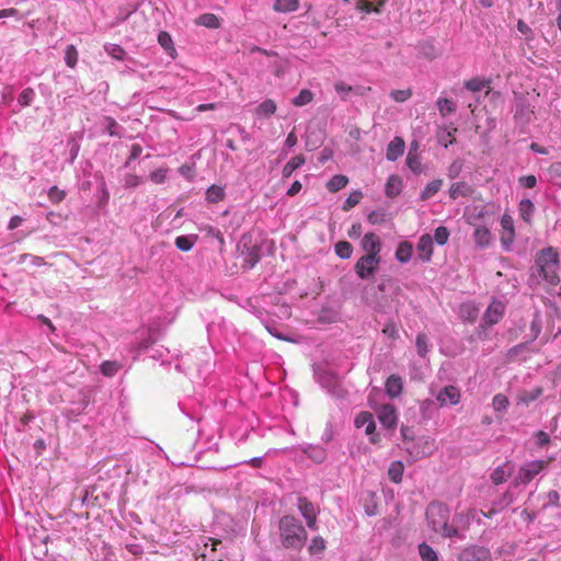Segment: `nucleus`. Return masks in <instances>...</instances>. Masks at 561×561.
Instances as JSON below:
<instances>
[{"instance_id":"1","label":"nucleus","mask_w":561,"mask_h":561,"mask_svg":"<svg viewBox=\"0 0 561 561\" xmlns=\"http://www.w3.org/2000/svg\"><path fill=\"white\" fill-rule=\"evenodd\" d=\"M449 508L440 502H432L426 508V522L428 527L444 538L458 537V529L449 524Z\"/></svg>"},{"instance_id":"2","label":"nucleus","mask_w":561,"mask_h":561,"mask_svg":"<svg viewBox=\"0 0 561 561\" xmlns=\"http://www.w3.org/2000/svg\"><path fill=\"white\" fill-rule=\"evenodd\" d=\"M280 542L284 548L300 550L307 540V531L302 524L294 516L286 515L278 524Z\"/></svg>"},{"instance_id":"3","label":"nucleus","mask_w":561,"mask_h":561,"mask_svg":"<svg viewBox=\"0 0 561 561\" xmlns=\"http://www.w3.org/2000/svg\"><path fill=\"white\" fill-rule=\"evenodd\" d=\"M536 265L547 283L552 286L561 283V264L559 262V253L554 248L548 247L542 249L537 255Z\"/></svg>"},{"instance_id":"4","label":"nucleus","mask_w":561,"mask_h":561,"mask_svg":"<svg viewBox=\"0 0 561 561\" xmlns=\"http://www.w3.org/2000/svg\"><path fill=\"white\" fill-rule=\"evenodd\" d=\"M548 462L545 460L530 461L519 468L513 480V485L528 484L537 474H539Z\"/></svg>"},{"instance_id":"5","label":"nucleus","mask_w":561,"mask_h":561,"mask_svg":"<svg viewBox=\"0 0 561 561\" xmlns=\"http://www.w3.org/2000/svg\"><path fill=\"white\" fill-rule=\"evenodd\" d=\"M381 256L362 255L354 265V271L360 279L374 276L378 271Z\"/></svg>"},{"instance_id":"6","label":"nucleus","mask_w":561,"mask_h":561,"mask_svg":"<svg viewBox=\"0 0 561 561\" xmlns=\"http://www.w3.org/2000/svg\"><path fill=\"white\" fill-rule=\"evenodd\" d=\"M505 306L499 300H493L483 314L482 327H491L501 321L504 316Z\"/></svg>"},{"instance_id":"7","label":"nucleus","mask_w":561,"mask_h":561,"mask_svg":"<svg viewBox=\"0 0 561 561\" xmlns=\"http://www.w3.org/2000/svg\"><path fill=\"white\" fill-rule=\"evenodd\" d=\"M501 243L505 249H510L515 240L514 220L511 215L504 214L501 218Z\"/></svg>"},{"instance_id":"8","label":"nucleus","mask_w":561,"mask_h":561,"mask_svg":"<svg viewBox=\"0 0 561 561\" xmlns=\"http://www.w3.org/2000/svg\"><path fill=\"white\" fill-rule=\"evenodd\" d=\"M461 393L459 388L455 386H445L436 396L440 407L456 405L460 402Z\"/></svg>"},{"instance_id":"9","label":"nucleus","mask_w":561,"mask_h":561,"mask_svg":"<svg viewBox=\"0 0 561 561\" xmlns=\"http://www.w3.org/2000/svg\"><path fill=\"white\" fill-rule=\"evenodd\" d=\"M298 510L306 519V524L310 529H316L317 511L314 505L305 496L298 499Z\"/></svg>"},{"instance_id":"10","label":"nucleus","mask_w":561,"mask_h":561,"mask_svg":"<svg viewBox=\"0 0 561 561\" xmlns=\"http://www.w3.org/2000/svg\"><path fill=\"white\" fill-rule=\"evenodd\" d=\"M360 247L365 251L364 255L381 256V241L375 232L365 233Z\"/></svg>"},{"instance_id":"11","label":"nucleus","mask_w":561,"mask_h":561,"mask_svg":"<svg viewBox=\"0 0 561 561\" xmlns=\"http://www.w3.org/2000/svg\"><path fill=\"white\" fill-rule=\"evenodd\" d=\"M379 422L387 428H394L397 425L398 416L394 407L383 404L377 411Z\"/></svg>"},{"instance_id":"12","label":"nucleus","mask_w":561,"mask_h":561,"mask_svg":"<svg viewBox=\"0 0 561 561\" xmlns=\"http://www.w3.org/2000/svg\"><path fill=\"white\" fill-rule=\"evenodd\" d=\"M417 256L422 262H430L433 255V239L425 233L420 237L416 244Z\"/></svg>"},{"instance_id":"13","label":"nucleus","mask_w":561,"mask_h":561,"mask_svg":"<svg viewBox=\"0 0 561 561\" xmlns=\"http://www.w3.org/2000/svg\"><path fill=\"white\" fill-rule=\"evenodd\" d=\"M513 469L508 462L497 466L490 474V480L494 485H500L507 481L512 476Z\"/></svg>"},{"instance_id":"14","label":"nucleus","mask_w":561,"mask_h":561,"mask_svg":"<svg viewBox=\"0 0 561 561\" xmlns=\"http://www.w3.org/2000/svg\"><path fill=\"white\" fill-rule=\"evenodd\" d=\"M405 144L401 137H394L387 147L386 158L389 161H396L404 152Z\"/></svg>"},{"instance_id":"15","label":"nucleus","mask_w":561,"mask_h":561,"mask_svg":"<svg viewBox=\"0 0 561 561\" xmlns=\"http://www.w3.org/2000/svg\"><path fill=\"white\" fill-rule=\"evenodd\" d=\"M473 188L465 181L453 183L449 187V197L457 199L459 197H467L472 195Z\"/></svg>"},{"instance_id":"16","label":"nucleus","mask_w":561,"mask_h":561,"mask_svg":"<svg viewBox=\"0 0 561 561\" xmlns=\"http://www.w3.org/2000/svg\"><path fill=\"white\" fill-rule=\"evenodd\" d=\"M385 389L389 397H399L403 390L402 378L398 375H391L386 381Z\"/></svg>"},{"instance_id":"17","label":"nucleus","mask_w":561,"mask_h":561,"mask_svg":"<svg viewBox=\"0 0 561 561\" xmlns=\"http://www.w3.org/2000/svg\"><path fill=\"white\" fill-rule=\"evenodd\" d=\"M543 390L541 387H536L533 390H519L516 396L517 404L528 405L533 401L537 400Z\"/></svg>"},{"instance_id":"18","label":"nucleus","mask_w":561,"mask_h":561,"mask_svg":"<svg viewBox=\"0 0 561 561\" xmlns=\"http://www.w3.org/2000/svg\"><path fill=\"white\" fill-rule=\"evenodd\" d=\"M473 240L478 247L485 248L492 241L491 231L485 226H477L473 232Z\"/></svg>"},{"instance_id":"19","label":"nucleus","mask_w":561,"mask_h":561,"mask_svg":"<svg viewBox=\"0 0 561 561\" xmlns=\"http://www.w3.org/2000/svg\"><path fill=\"white\" fill-rule=\"evenodd\" d=\"M413 254V244L410 241H402L398 244L394 256L400 263H408Z\"/></svg>"},{"instance_id":"20","label":"nucleus","mask_w":561,"mask_h":561,"mask_svg":"<svg viewBox=\"0 0 561 561\" xmlns=\"http://www.w3.org/2000/svg\"><path fill=\"white\" fill-rule=\"evenodd\" d=\"M277 110L276 102L272 99L264 100L255 108V115L259 118H268L275 114Z\"/></svg>"},{"instance_id":"21","label":"nucleus","mask_w":561,"mask_h":561,"mask_svg":"<svg viewBox=\"0 0 561 561\" xmlns=\"http://www.w3.org/2000/svg\"><path fill=\"white\" fill-rule=\"evenodd\" d=\"M402 190V180L399 175H390L386 183L385 193L388 197H397Z\"/></svg>"},{"instance_id":"22","label":"nucleus","mask_w":561,"mask_h":561,"mask_svg":"<svg viewBox=\"0 0 561 561\" xmlns=\"http://www.w3.org/2000/svg\"><path fill=\"white\" fill-rule=\"evenodd\" d=\"M299 0H275L273 9L279 13H289L299 9Z\"/></svg>"},{"instance_id":"23","label":"nucleus","mask_w":561,"mask_h":561,"mask_svg":"<svg viewBox=\"0 0 561 561\" xmlns=\"http://www.w3.org/2000/svg\"><path fill=\"white\" fill-rule=\"evenodd\" d=\"M485 550L477 547L471 546L466 549H463L460 553V560L461 561H479L481 558L485 556Z\"/></svg>"},{"instance_id":"24","label":"nucleus","mask_w":561,"mask_h":561,"mask_svg":"<svg viewBox=\"0 0 561 561\" xmlns=\"http://www.w3.org/2000/svg\"><path fill=\"white\" fill-rule=\"evenodd\" d=\"M158 43L161 45V47L167 51V54L170 57H172V58L176 57V49L174 47L172 37L168 32L162 31L159 33Z\"/></svg>"},{"instance_id":"25","label":"nucleus","mask_w":561,"mask_h":561,"mask_svg":"<svg viewBox=\"0 0 561 561\" xmlns=\"http://www.w3.org/2000/svg\"><path fill=\"white\" fill-rule=\"evenodd\" d=\"M197 240L198 237L196 234L179 236L175 238L174 244L180 251L188 252Z\"/></svg>"},{"instance_id":"26","label":"nucleus","mask_w":561,"mask_h":561,"mask_svg":"<svg viewBox=\"0 0 561 561\" xmlns=\"http://www.w3.org/2000/svg\"><path fill=\"white\" fill-rule=\"evenodd\" d=\"M407 164L413 172H421V160L417 153V144H412L407 156Z\"/></svg>"},{"instance_id":"27","label":"nucleus","mask_w":561,"mask_h":561,"mask_svg":"<svg viewBox=\"0 0 561 561\" xmlns=\"http://www.w3.org/2000/svg\"><path fill=\"white\" fill-rule=\"evenodd\" d=\"M348 183V178L346 175L336 174L333 175L328 182H327V188L331 193H336L340 190L344 188Z\"/></svg>"},{"instance_id":"28","label":"nucleus","mask_w":561,"mask_h":561,"mask_svg":"<svg viewBox=\"0 0 561 561\" xmlns=\"http://www.w3.org/2000/svg\"><path fill=\"white\" fill-rule=\"evenodd\" d=\"M306 162V159L302 154H297L293 157L283 168V176L289 178L294 171L300 168Z\"/></svg>"},{"instance_id":"29","label":"nucleus","mask_w":561,"mask_h":561,"mask_svg":"<svg viewBox=\"0 0 561 561\" xmlns=\"http://www.w3.org/2000/svg\"><path fill=\"white\" fill-rule=\"evenodd\" d=\"M196 23L198 25H202V26H205L208 28H214V30L220 27V20L214 13H204V14L199 15L196 19Z\"/></svg>"},{"instance_id":"30","label":"nucleus","mask_w":561,"mask_h":561,"mask_svg":"<svg viewBox=\"0 0 561 561\" xmlns=\"http://www.w3.org/2000/svg\"><path fill=\"white\" fill-rule=\"evenodd\" d=\"M519 215L526 222H530L535 213V205L530 199H523L518 206Z\"/></svg>"},{"instance_id":"31","label":"nucleus","mask_w":561,"mask_h":561,"mask_svg":"<svg viewBox=\"0 0 561 561\" xmlns=\"http://www.w3.org/2000/svg\"><path fill=\"white\" fill-rule=\"evenodd\" d=\"M403 471L404 466L401 461H392L388 469V477L393 483H400L402 481Z\"/></svg>"},{"instance_id":"32","label":"nucleus","mask_w":561,"mask_h":561,"mask_svg":"<svg viewBox=\"0 0 561 561\" xmlns=\"http://www.w3.org/2000/svg\"><path fill=\"white\" fill-rule=\"evenodd\" d=\"M442 185H443V180H440V179L434 180V181L427 183L421 193V196H420L421 199L427 201L431 197H433L442 188Z\"/></svg>"},{"instance_id":"33","label":"nucleus","mask_w":561,"mask_h":561,"mask_svg":"<svg viewBox=\"0 0 561 561\" xmlns=\"http://www.w3.org/2000/svg\"><path fill=\"white\" fill-rule=\"evenodd\" d=\"M260 259V249L253 247L249 249L247 253H244L243 266L249 270L253 268L259 263Z\"/></svg>"},{"instance_id":"34","label":"nucleus","mask_w":561,"mask_h":561,"mask_svg":"<svg viewBox=\"0 0 561 561\" xmlns=\"http://www.w3.org/2000/svg\"><path fill=\"white\" fill-rule=\"evenodd\" d=\"M334 251L339 257L347 260L352 256L353 247L348 241H339L334 245Z\"/></svg>"},{"instance_id":"35","label":"nucleus","mask_w":561,"mask_h":561,"mask_svg":"<svg viewBox=\"0 0 561 561\" xmlns=\"http://www.w3.org/2000/svg\"><path fill=\"white\" fill-rule=\"evenodd\" d=\"M478 314L479 309L473 305L467 304L460 307V316L465 321L472 323L477 320Z\"/></svg>"},{"instance_id":"36","label":"nucleus","mask_w":561,"mask_h":561,"mask_svg":"<svg viewBox=\"0 0 561 561\" xmlns=\"http://www.w3.org/2000/svg\"><path fill=\"white\" fill-rule=\"evenodd\" d=\"M419 554L422 561H438L436 551L426 542L419 545Z\"/></svg>"},{"instance_id":"37","label":"nucleus","mask_w":561,"mask_h":561,"mask_svg":"<svg viewBox=\"0 0 561 561\" xmlns=\"http://www.w3.org/2000/svg\"><path fill=\"white\" fill-rule=\"evenodd\" d=\"M225 198V191L221 186L211 185L206 192V199L209 203L216 204Z\"/></svg>"},{"instance_id":"38","label":"nucleus","mask_w":561,"mask_h":561,"mask_svg":"<svg viewBox=\"0 0 561 561\" xmlns=\"http://www.w3.org/2000/svg\"><path fill=\"white\" fill-rule=\"evenodd\" d=\"M121 368L122 365L116 360H105L100 366L101 373L106 377L115 376Z\"/></svg>"},{"instance_id":"39","label":"nucleus","mask_w":561,"mask_h":561,"mask_svg":"<svg viewBox=\"0 0 561 561\" xmlns=\"http://www.w3.org/2000/svg\"><path fill=\"white\" fill-rule=\"evenodd\" d=\"M313 100V93L309 89H302L296 98L293 99L291 103L295 106H304L311 103Z\"/></svg>"},{"instance_id":"40","label":"nucleus","mask_w":561,"mask_h":561,"mask_svg":"<svg viewBox=\"0 0 561 561\" xmlns=\"http://www.w3.org/2000/svg\"><path fill=\"white\" fill-rule=\"evenodd\" d=\"M437 108L442 116H447L456 111V104L446 98L437 100Z\"/></svg>"},{"instance_id":"41","label":"nucleus","mask_w":561,"mask_h":561,"mask_svg":"<svg viewBox=\"0 0 561 561\" xmlns=\"http://www.w3.org/2000/svg\"><path fill=\"white\" fill-rule=\"evenodd\" d=\"M508 405V398L503 393H497L492 399V407L495 412H505Z\"/></svg>"},{"instance_id":"42","label":"nucleus","mask_w":561,"mask_h":561,"mask_svg":"<svg viewBox=\"0 0 561 561\" xmlns=\"http://www.w3.org/2000/svg\"><path fill=\"white\" fill-rule=\"evenodd\" d=\"M65 62L69 68H75L78 62V50L75 45H68L65 50Z\"/></svg>"},{"instance_id":"43","label":"nucleus","mask_w":561,"mask_h":561,"mask_svg":"<svg viewBox=\"0 0 561 561\" xmlns=\"http://www.w3.org/2000/svg\"><path fill=\"white\" fill-rule=\"evenodd\" d=\"M362 198H363V193L360 191L352 192L343 204V207H342L343 210L344 211L351 210L353 207H355L357 204H359Z\"/></svg>"},{"instance_id":"44","label":"nucleus","mask_w":561,"mask_h":561,"mask_svg":"<svg viewBox=\"0 0 561 561\" xmlns=\"http://www.w3.org/2000/svg\"><path fill=\"white\" fill-rule=\"evenodd\" d=\"M104 49L111 57H113L117 60H123L125 58V55H126L125 50L123 49L122 46H119L117 44H113V43L106 44L104 46Z\"/></svg>"},{"instance_id":"45","label":"nucleus","mask_w":561,"mask_h":561,"mask_svg":"<svg viewBox=\"0 0 561 561\" xmlns=\"http://www.w3.org/2000/svg\"><path fill=\"white\" fill-rule=\"evenodd\" d=\"M548 174H549L550 181L553 184L561 186V162L552 163L548 169Z\"/></svg>"},{"instance_id":"46","label":"nucleus","mask_w":561,"mask_h":561,"mask_svg":"<svg viewBox=\"0 0 561 561\" xmlns=\"http://www.w3.org/2000/svg\"><path fill=\"white\" fill-rule=\"evenodd\" d=\"M417 354L421 357H425L428 352V340L426 334L419 333L415 341Z\"/></svg>"},{"instance_id":"47","label":"nucleus","mask_w":561,"mask_h":561,"mask_svg":"<svg viewBox=\"0 0 561 561\" xmlns=\"http://www.w3.org/2000/svg\"><path fill=\"white\" fill-rule=\"evenodd\" d=\"M325 547H327V545H325L324 539L320 536H317V537L312 538L308 550L311 554H317V553L324 551Z\"/></svg>"},{"instance_id":"48","label":"nucleus","mask_w":561,"mask_h":561,"mask_svg":"<svg viewBox=\"0 0 561 561\" xmlns=\"http://www.w3.org/2000/svg\"><path fill=\"white\" fill-rule=\"evenodd\" d=\"M66 197V192L57 186H51L48 191V198L53 204L61 203Z\"/></svg>"},{"instance_id":"49","label":"nucleus","mask_w":561,"mask_h":561,"mask_svg":"<svg viewBox=\"0 0 561 561\" xmlns=\"http://www.w3.org/2000/svg\"><path fill=\"white\" fill-rule=\"evenodd\" d=\"M390 96L393 101L402 103V102L408 101L412 96V91L410 89L392 90L390 92Z\"/></svg>"},{"instance_id":"50","label":"nucleus","mask_w":561,"mask_h":561,"mask_svg":"<svg viewBox=\"0 0 561 561\" xmlns=\"http://www.w3.org/2000/svg\"><path fill=\"white\" fill-rule=\"evenodd\" d=\"M449 238V231L446 227L440 226L434 231V239L439 245H444Z\"/></svg>"},{"instance_id":"51","label":"nucleus","mask_w":561,"mask_h":561,"mask_svg":"<svg viewBox=\"0 0 561 561\" xmlns=\"http://www.w3.org/2000/svg\"><path fill=\"white\" fill-rule=\"evenodd\" d=\"M514 501L513 493L511 491H506L503 493V495L497 500L493 502L494 506H497L499 510H503L511 505Z\"/></svg>"},{"instance_id":"52","label":"nucleus","mask_w":561,"mask_h":561,"mask_svg":"<svg viewBox=\"0 0 561 561\" xmlns=\"http://www.w3.org/2000/svg\"><path fill=\"white\" fill-rule=\"evenodd\" d=\"M168 168L161 167L150 173V180L156 184H161L165 181Z\"/></svg>"},{"instance_id":"53","label":"nucleus","mask_w":561,"mask_h":561,"mask_svg":"<svg viewBox=\"0 0 561 561\" xmlns=\"http://www.w3.org/2000/svg\"><path fill=\"white\" fill-rule=\"evenodd\" d=\"M33 98H34V90L32 88H26L21 92L18 101L22 106H28L32 103Z\"/></svg>"},{"instance_id":"54","label":"nucleus","mask_w":561,"mask_h":561,"mask_svg":"<svg viewBox=\"0 0 561 561\" xmlns=\"http://www.w3.org/2000/svg\"><path fill=\"white\" fill-rule=\"evenodd\" d=\"M336 93L341 94L343 100H346L347 95L353 92L354 88L345 83L344 81H337L334 84Z\"/></svg>"},{"instance_id":"55","label":"nucleus","mask_w":561,"mask_h":561,"mask_svg":"<svg viewBox=\"0 0 561 561\" xmlns=\"http://www.w3.org/2000/svg\"><path fill=\"white\" fill-rule=\"evenodd\" d=\"M373 414L369 413V412H360L356 417H355V426L357 428H360L363 426H366L370 421H373Z\"/></svg>"},{"instance_id":"56","label":"nucleus","mask_w":561,"mask_h":561,"mask_svg":"<svg viewBox=\"0 0 561 561\" xmlns=\"http://www.w3.org/2000/svg\"><path fill=\"white\" fill-rule=\"evenodd\" d=\"M358 8L366 13L380 11L379 8L375 4V2L370 0H360Z\"/></svg>"},{"instance_id":"57","label":"nucleus","mask_w":561,"mask_h":561,"mask_svg":"<svg viewBox=\"0 0 561 561\" xmlns=\"http://www.w3.org/2000/svg\"><path fill=\"white\" fill-rule=\"evenodd\" d=\"M382 333L392 340H396L399 337L398 330H397L394 323H392V322H389L385 325V328L382 329Z\"/></svg>"},{"instance_id":"58","label":"nucleus","mask_w":561,"mask_h":561,"mask_svg":"<svg viewBox=\"0 0 561 561\" xmlns=\"http://www.w3.org/2000/svg\"><path fill=\"white\" fill-rule=\"evenodd\" d=\"M465 85L472 92H479L483 89V82L480 79H471L467 81Z\"/></svg>"},{"instance_id":"59","label":"nucleus","mask_w":561,"mask_h":561,"mask_svg":"<svg viewBox=\"0 0 561 561\" xmlns=\"http://www.w3.org/2000/svg\"><path fill=\"white\" fill-rule=\"evenodd\" d=\"M124 183L126 187H136L141 183V179L136 174H127Z\"/></svg>"},{"instance_id":"60","label":"nucleus","mask_w":561,"mask_h":561,"mask_svg":"<svg viewBox=\"0 0 561 561\" xmlns=\"http://www.w3.org/2000/svg\"><path fill=\"white\" fill-rule=\"evenodd\" d=\"M375 431L376 424L373 420L365 426V433L370 436V442L373 444H376L378 442V435L375 434Z\"/></svg>"},{"instance_id":"61","label":"nucleus","mask_w":561,"mask_h":561,"mask_svg":"<svg viewBox=\"0 0 561 561\" xmlns=\"http://www.w3.org/2000/svg\"><path fill=\"white\" fill-rule=\"evenodd\" d=\"M519 182L527 188H533L537 184V179L535 175H525L519 178Z\"/></svg>"},{"instance_id":"62","label":"nucleus","mask_w":561,"mask_h":561,"mask_svg":"<svg viewBox=\"0 0 561 561\" xmlns=\"http://www.w3.org/2000/svg\"><path fill=\"white\" fill-rule=\"evenodd\" d=\"M422 53L425 57L433 59L436 57L435 47L432 44H423Z\"/></svg>"},{"instance_id":"63","label":"nucleus","mask_w":561,"mask_h":561,"mask_svg":"<svg viewBox=\"0 0 561 561\" xmlns=\"http://www.w3.org/2000/svg\"><path fill=\"white\" fill-rule=\"evenodd\" d=\"M141 152H142V147L139 144L131 145L130 156H129L127 162H129L130 160L137 159L141 154Z\"/></svg>"},{"instance_id":"64","label":"nucleus","mask_w":561,"mask_h":561,"mask_svg":"<svg viewBox=\"0 0 561 561\" xmlns=\"http://www.w3.org/2000/svg\"><path fill=\"white\" fill-rule=\"evenodd\" d=\"M333 157V151L329 148H324L320 156H319V162L321 164H324L327 161H329Z\"/></svg>"}]
</instances>
